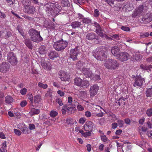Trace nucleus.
I'll return each instance as SVG.
<instances>
[{"label": "nucleus", "mask_w": 152, "mask_h": 152, "mask_svg": "<svg viewBox=\"0 0 152 152\" xmlns=\"http://www.w3.org/2000/svg\"><path fill=\"white\" fill-rule=\"evenodd\" d=\"M145 23H148L152 20V14L148 13L145 15L142 19Z\"/></svg>", "instance_id": "f3484780"}, {"label": "nucleus", "mask_w": 152, "mask_h": 152, "mask_svg": "<svg viewBox=\"0 0 152 152\" xmlns=\"http://www.w3.org/2000/svg\"><path fill=\"white\" fill-rule=\"evenodd\" d=\"M48 49L45 46H41L39 48V51L41 54H43L46 53Z\"/></svg>", "instance_id": "b1692460"}, {"label": "nucleus", "mask_w": 152, "mask_h": 152, "mask_svg": "<svg viewBox=\"0 0 152 152\" xmlns=\"http://www.w3.org/2000/svg\"><path fill=\"white\" fill-rule=\"evenodd\" d=\"M56 102L58 103L60 106H62L63 105V104L62 102L61 99H60L58 98L56 100Z\"/></svg>", "instance_id": "864d4df0"}, {"label": "nucleus", "mask_w": 152, "mask_h": 152, "mask_svg": "<svg viewBox=\"0 0 152 152\" xmlns=\"http://www.w3.org/2000/svg\"><path fill=\"white\" fill-rule=\"evenodd\" d=\"M146 135L148 137L152 138V130L148 131L146 133Z\"/></svg>", "instance_id": "49530a36"}, {"label": "nucleus", "mask_w": 152, "mask_h": 152, "mask_svg": "<svg viewBox=\"0 0 152 152\" xmlns=\"http://www.w3.org/2000/svg\"><path fill=\"white\" fill-rule=\"evenodd\" d=\"M105 1L106 2L107 4L111 5V4H113L114 3V0H105Z\"/></svg>", "instance_id": "4d7b16f0"}, {"label": "nucleus", "mask_w": 152, "mask_h": 152, "mask_svg": "<svg viewBox=\"0 0 152 152\" xmlns=\"http://www.w3.org/2000/svg\"><path fill=\"white\" fill-rule=\"evenodd\" d=\"M117 58L121 62L126 61L130 58V56L129 54L126 52H123L119 53V55Z\"/></svg>", "instance_id": "423d86ee"}, {"label": "nucleus", "mask_w": 152, "mask_h": 152, "mask_svg": "<svg viewBox=\"0 0 152 152\" xmlns=\"http://www.w3.org/2000/svg\"><path fill=\"white\" fill-rule=\"evenodd\" d=\"M146 124L147 125L148 127V128L150 129H151L152 128V125L151 124V122L150 121H148L146 123Z\"/></svg>", "instance_id": "774afa93"}, {"label": "nucleus", "mask_w": 152, "mask_h": 152, "mask_svg": "<svg viewBox=\"0 0 152 152\" xmlns=\"http://www.w3.org/2000/svg\"><path fill=\"white\" fill-rule=\"evenodd\" d=\"M8 61L12 64H17V61L14 53L12 52L9 53L7 56Z\"/></svg>", "instance_id": "6e6552de"}, {"label": "nucleus", "mask_w": 152, "mask_h": 152, "mask_svg": "<svg viewBox=\"0 0 152 152\" xmlns=\"http://www.w3.org/2000/svg\"><path fill=\"white\" fill-rule=\"evenodd\" d=\"M121 29L125 31H130V28L129 27L124 26H121Z\"/></svg>", "instance_id": "de8ad7c7"}, {"label": "nucleus", "mask_w": 152, "mask_h": 152, "mask_svg": "<svg viewBox=\"0 0 152 152\" xmlns=\"http://www.w3.org/2000/svg\"><path fill=\"white\" fill-rule=\"evenodd\" d=\"M40 112V111L39 110L34 108H32L31 109L29 113L32 116L35 115H38L39 114Z\"/></svg>", "instance_id": "4be33fe9"}, {"label": "nucleus", "mask_w": 152, "mask_h": 152, "mask_svg": "<svg viewBox=\"0 0 152 152\" xmlns=\"http://www.w3.org/2000/svg\"><path fill=\"white\" fill-rule=\"evenodd\" d=\"M81 25V22L79 21H74L71 24V26L73 28H76L80 27Z\"/></svg>", "instance_id": "bb28decb"}, {"label": "nucleus", "mask_w": 152, "mask_h": 152, "mask_svg": "<svg viewBox=\"0 0 152 152\" xmlns=\"http://www.w3.org/2000/svg\"><path fill=\"white\" fill-rule=\"evenodd\" d=\"M29 128L30 130H32L35 129V126L34 124H30L29 125Z\"/></svg>", "instance_id": "680f3d73"}, {"label": "nucleus", "mask_w": 152, "mask_h": 152, "mask_svg": "<svg viewBox=\"0 0 152 152\" xmlns=\"http://www.w3.org/2000/svg\"><path fill=\"white\" fill-rule=\"evenodd\" d=\"M148 128L145 127V126H142L141 128V129L140 130V134L141 135H142L143 133L142 132L145 133V132L147 130Z\"/></svg>", "instance_id": "e433bc0d"}, {"label": "nucleus", "mask_w": 152, "mask_h": 152, "mask_svg": "<svg viewBox=\"0 0 152 152\" xmlns=\"http://www.w3.org/2000/svg\"><path fill=\"white\" fill-rule=\"evenodd\" d=\"M41 100V98L40 95H36L34 97V102L35 104H39Z\"/></svg>", "instance_id": "393cba45"}, {"label": "nucleus", "mask_w": 152, "mask_h": 152, "mask_svg": "<svg viewBox=\"0 0 152 152\" xmlns=\"http://www.w3.org/2000/svg\"><path fill=\"white\" fill-rule=\"evenodd\" d=\"M90 132H84L83 136L85 137L90 136L91 135V133Z\"/></svg>", "instance_id": "09e8293b"}, {"label": "nucleus", "mask_w": 152, "mask_h": 152, "mask_svg": "<svg viewBox=\"0 0 152 152\" xmlns=\"http://www.w3.org/2000/svg\"><path fill=\"white\" fill-rule=\"evenodd\" d=\"M126 99L125 98H124L123 97H122L121 98H120L118 100H117L118 102V104L119 106L121 105V104H125V102H124L126 100Z\"/></svg>", "instance_id": "7c9ffc66"}, {"label": "nucleus", "mask_w": 152, "mask_h": 152, "mask_svg": "<svg viewBox=\"0 0 152 152\" xmlns=\"http://www.w3.org/2000/svg\"><path fill=\"white\" fill-rule=\"evenodd\" d=\"M143 6L142 5H140L136 9L135 11L132 14V17L135 18L137 16L139 15L141 13L143 12Z\"/></svg>", "instance_id": "dca6fc26"}, {"label": "nucleus", "mask_w": 152, "mask_h": 152, "mask_svg": "<svg viewBox=\"0 0 152 152\" xmlns=\"http://www.w3.org/2000/svg\"><path fill=\"white\" fill-rule=\"evenodd\" d=\"M57 93L61 96H63L64 95V93L61 90L58 91H57Z\"/></svg>", "instance_id": "338daca9"}, {"label": "nucleus", "mask_w": 152, "mask_h": 152, "mask_svg": "<svg viewBox=\"0 0 152 152\" xmlns=\"http://www.w3.org/2000/svg\"><path fill=\"white\" fill-rule=\"evenodd\" d=\"M136 54V58L135 59H136V61H138L139 60H141L142 58V56L140 54Z\"/></svg>", "instance_id": "79ce46f5"}, {"label": "nucleus", "mask_w": 152, "mask_h": 152, "mask_svg": "<svg viewBox=\"0 0 152 152\" xmlns=\"http://www.w3.org/2000/svg\"><path fill=\"white\" fill-rule=\"evenodd\" d=\"M96 32L97 34L99 36L102 37H104V35H105L103 33V32L102 29L99 30H97L96 31Z\"/></svg>", "instance_id": "473e14b6"}, {"label": "nucleus", "mask_w": 152, "mask_h": 152, "mask_svg": "<svg viewBox=\"0 0 152 152\" xmlns=\"http://www.w3.org/2000/svg\"><path fill=\"white\" fill-rule=\"evenodd\" d=\"M82 71L83 75L86 77H91L93 73L89 69L83 68L82 69Z\"/></svg>", "instance_id": "2eb2a0df"}, {"label": "nucleus", "mask_w": 152, "mask_h": 152, "mask_svg": "<svg viewBox=\"0 0 152 152\" xmlns=\"http://www.w3.org/2000/svg\"><path fill=\"white\" fill-rule=\"evenodd\" d=\"M86 121V119L85 118H81L79 120V122L80 124H83Z\"/></svg>", "instance_id": "052dcab7"}, {"label": "nucleus", "mask_w": 152, "mask_h": 152, "mask_svg": "<svg viewBox=\"0 0 152 152\" xmlns=\"http://www.w3.org/2000/svg\"><path fill=\"white\" fill-rule=\"evenodd\" d=\"M67 45V42L62 41L54 43L53 46L54 48L56 50L59 51L64 50Z\"/></svg>", "instance_id": "39448f33"}, {"label": "nucleus", "mask_w": 152, "mask_h": 152, "mask_svg": "<svg viewBox=\"0 0 152 152\" xmlns=\"http://www.w3.org/2000/svg\"><path fill=\"white\" fill-rule=\"evenodd\" d=\"M144 82L145 80L141 76H137L135 78V81L133 85L134 87H141Z\"/></svg>", "instance_id": "0eeeda50"}, {"label": "nucleus", "mask_w": 152, "mask_h": 152, "mask_svg": "<svg viewBox=\"0 0 152 152\" xmlns=\"http://www.w3.org/2000/svg\"><path fill=\"white\" fill-rule=\"evenodd\" d=\"M80 86V88H85L88 87L90 85L89 81L85 80H83Z\"/></svg>", "instance_id": "412c9836"}, {"label": "nucleus", "mask_w": 152, "mask_h": 152, "mask_svg": "<svg viewBox=\"0 0 152 152\" xmlns=\"http://www.w3.org/2000/svg\"><path fill=\"white\" fill-rule=\"evenodd\" d=\"M17 29L19 32L20 33L21 35L23 37H25V35L23 32V30L22 29L21 26H17Z\"/></svg>", "instance_id": "72a5a7b5"}, {"label": "nucleus", "mask_w": 152, "mask_h": 152, "mask_svg": "<svg viewBox=\"0 0 152 152\" xmlns=\"http://www.w3.org/2000/svg\"><path fill=\"white\" fill-rule=\"evenodd\" d=\"M146 96L148 97L152 96V88L147 89L145 91Z\"/></svg>", "instance_id": "c756f323"}, {"label": "nucleus", "mask_w": 152, "mask_h": 152, "mask_svg": "<svg viewBox=\"0 0 152 152\" xmlns=\"http://www.w3.org/2000/svg\"><path fill=\"white\" fill-rule=\"evenodd\" d=\"M86 38L88 40H91L94 39L98 40L99 39V37L95 33L93 32L88 33L86 35Z\"/></svg>", "instance_id": "a211bd4d"}, {"label": "nucleus", "mask_w": 152, "mask_h": 152, "mask_svg": "<svg viewBox=\"0 0 152 152\" xmlns=\"http://www.w3.org/2000/svg\"><path fill=\"white\" fill-rule=\"evenodd\" d=\"M106 49L103 47L98 48L94 50L93 55L98 60L102 61L106 58Z\"/></svg>", "instance_id": "f03ea898"}, {"label": "nucleus", "mask_w": 152, "mask_h": 152, "mask_svg": "<svg viewBox=\"0 0 152 152\" xmlns=\"http://www.w3.org/2000/svg\"><path fill=\"white\" fill-rule=\"evenodd\" d=\"M27 104V102L26 101L24 100L22 101L20 103V106L22 107H25Z\"/></svg>", "instance_id": "13d9d810"}, {"label": "nucleus", "mask_w": 152, "mask_h": 152, "mask_svg": "<svg viewBox=\"0 0 152 152\" xmlns=\"http://www.w3.org/2000/svg\"><path fill=\"white\" fill-rule=\"evenodd\" d=\"M99 88L97 85H94L91 86L90 89V95L94 96L96 94L99 90Z\"/></svg>", "instance_id": "f8f14e48"}, {"label": "nucleus", "mask_w": 152, "mask_h": 152, "mask_svg": "<svg viewBox=\"0 0 152 152\" xmlns=\"http://www.w3.org/2000/svg\"><path fill=\"white\" fill-rule=\"evenodd\" d=\"M13 101V99L12 97L10 96H7L5 98V102L8 104H11Z\"/></svg>", "instance_id": "cd10ccee"}, {"label": "nucleus", "mask_w": 152, "mask_h": 152, "mask_svg": "<svg viewBox=\"0 0 152 152\" xmlns=\"http://www.w3.org/2000/svg\"><path fill=\"white\" fill-rule=\"evenodd\" d=\"M117 122L118 126L120 127H122L123 126L124 124L123 121L119 119L118 120Z\"/></svg>", "instance_id": "ea45409f"}, {"label": "nucleus", "mask_w": 152, "mask_h": 152, "mask_svg": "<svg viewBox=\"0 0 152 152\" xmlns=\"http://www.w3.org/2000/svg\"><path fill=\"white\" fill-rule=\"evenodd\" d=\"M23 10L28 14H33L35 12V8L32 6L26 5L25 6Z\"/></svg>", "instance_id": "9b49d317"}, {"label": "nucleus", "mask_w": 152, "mask_h": 152, "mask_svg": "<svg viewBox=\"0 0 152 152\" xmlns=\"http://www.w3.org/2000/svg\"><path fill=\"white\" fill-rule=\"evenodd\" d=\"M22 16L25 19L27 20H33V18H32L29 17L27 15H22Z\"/></svg>", "instance_id": "5fc2aeb1"}, {"label": "nucleus", "mask_w": 152, "mask_h": 152, "mask_svg": "<svg viewBox=\"0 0 152 152\" xmlns=\"http://www.w3.org/2000/svg\"><path fill=\"white\" fill-rule=\"evenodd\" d=\"M52 91L51 90H49L47 91L45 96H50L51 95Z\"/></svg>", "instance_id": "0e129e2a"}, {"label": "nucleus", "mask_w": 152, "mask_h": 152, "mask_svg": "<svg viewBox=\"0 0 152 152\" xmlns=\"http://www.w3.org/2000/svg\"><path fill=\"white\" fill-rule=\"evenodd\" d=\"M58 114V113L56 111L51 110L50 113V116L53 118L55 117Z\"/></svg>", "instance_id": "2f4dec72"}, {"label": "nucleus", "mask_w": 152, "mask_h": 152, "mask_svg": "<svg viewBox=\"0 0 152 152\" xmlns=\"http://www.w3.org/2000/svg\"><path fill=\"white\" fill-rule=\"evenodd\" d=\"M38 86L39 87L45 89L47 88L48 87V85L46 84H44L41 82L38 83Z\"/></svg>", "instance_id": "4c0bfd02"}, {"label": "nucleus", "mask_w": 152, "mask_h": 152, "mask_svg": "<svg viewBox=\"0 0 152 152\" xmlns=\"http://www.w3.org/2000/svg\"><path fill=\"white\" fill-rule=\"evenodd\" d=\"M104 66L109 69H116L118 67L119 64L115 60L109 59L104 64Z\"/></svg>", "instance_id": "20e7f679"}, {"label": "nucleus", "mask_w": 152, "mask_h": 152, "mask_svg": "<svg viewBox=\"0 0 152 152\" xmlns=\"http://www.w3.org/2000/svg\"><path fill=\"white\" fill-rule=\"evenodd\" d=\"M66 106L64 105L63 107V108L61 110V111L63 115H64L66 114Z\"/></svg>", "instance_id": "c03bdc74"}, {"label": "nucleus", "mask_w": 152, "mask_h": 152, "mask_svg": "<svg viewBox=\"0 0 152 152\" xmlns=\"http://www.w3.org/2000/svg\"><path fill=\"white\" fill-rule=\"evenodd\" d=\"M28 99L31 101V103L32 104L33 103V95L32 94H31L28 95Z\"/></svg>", "instance_id": "e2e57ef3"}, {"label": "nucleus", "mask_w": 152, "mask_h": 152, "mask_svg": "<svg viewBox=\"0 0 152 152\" xmlns=\"http://www.w3.org/2000/svg\"><path fill=\"white\" fill-rule=\"evenodd\" d=\"M61 4L63 7L69 6L70 4L68 0H61Z\"/></svg>", "instance_id": "c85d7f7f"}, {"label": "nucleus", "mask_w": 152, "mask_h": 152, "mask_svg": "<svg viewBox=\"0 0 152 152\" xmlns=\"http://www.w3.org/2000/svg\"><path fill=\"white\" fill-rule=\"evenodd\" d=\"M73 107H68V108H67L66 109V112L69 113H70L73 110Z\"/></svg>", "instance_id": "bf43d9fd"}, {"label": "nucleus", "mask_w": 152, "mask_h": 152, "mask_svg": "<svg viewBox=\"0 0 152 152\" xmlns=\"http://www.w3.org/2000/svg\"><path fill=\"white\" fill-rule=\"evenodd\" d=\"M140 36L141 38H144L148 37L149 34L148 32L140 33Z\"/></svg>", "instance_id": "c9c22d12"}, {"label": "nucleus", "mask_w": 152, "mask_h": 152, "mask_svg": "<svg viewBox=\"0 0 152 152\" xmlns=\"http://www.w3.org/2000/svg\"><path fill=\"white\" fill-rule=\"evenodd\" d=\"M85 115L86 117L89 118L91 117V113L90 111H86L85 113Z\"/></svg>", "instance_id": "3c124183"}, {"label": "nucleus", "mask_w": 152, "mask_h": 152, "mask_svg": "<svg viewBox=\"0 0 152 152\" xmlns=\"http://www.w3.org/2000/svg\"><path fill=\"white\" fill-rule=\"evenodd\" d=\"M94 115L95 116L101 117L103 115V113L102 112H101V113H95Z\"/></svg>", "instance_id": "6e6d98bb"}, {"label": "nucleus", "mask_w": 152, "mask_h": 152, "mask_svg": "<svg viewBox=\"0 0 152 152\" xmlns=\"http://www.w3.org/2000/svg\"><path fill=\"white\" fill-rule=\"evenodd\" d=\"M145 118H144L143 117L141 119H140L139 121V123L140 124H143L144 122L145 121Z\"/></svg>", "instance_id": "69168bd1"}, {"label": "nucleus", "mask_w": 152, "mask_h": 152, "mask_svg": "<svg viewBox=\"0 0 152 152\" xmlns=\"http://www.w3.org/2000/svg\"><path fill=\"white\" fill-rule=\"evenodd\" d=\"M9 68V65L8 63L3 62L0 65V71L2 72H6Z\"/></svg>", "instance_id": "4468645a"}, {"label": "nucleus", "mask_w": 152, "mask_h": 152, "mask_svg": "<svg viewBox=\"0 0 152 152\" xmlns=\"http://www.w3.org/2000/svg\"><path fill=\"white\" fill-rule=\"evenodd\" d=\"M48 56L50 58L53 60L55 58L58 56V54L57 52L54 51H51L49 52Z\"/></svg>", "instance_id": "aec40b11"}, {"label": "nucleus", "mask_w": 152, "mask_h": 152, "mask_svg": "<svg viewBox=\"0 0 152 152\" xmlns=\"http://www.w3.org/2000/svg\"><path fill=\"white\" fill-rule=\"evenodd\" d=\"M99 10L97 9H95L94 11V16L97 17L99 16Z\"/></svg>", "instance_id": "37998d69"}, {"label": "nucleus", "mask_w": 152, "mask_h": 152, "mask_svg": "<svg viewBox=\"0 0 152 152\" xmlns=\"http://www.w3.org/2000/svg\"><path fill=\"white\" fill-rule=\"evenodd\" d=\"M44 9L48 13H59L61 10V6L55 3H49L45 4L44 6Z\"/></svg>", "instance_id": "f257e3e1"}, {"label": "nucleus", "mask_w": 152, "mask_h": 152, "mask_svg": "<svg viewBox=\"0 0 152 152\" xmlns=\"http://www.w3.org/2000/svg\"><path fill=\"white\" fill-rule=\"evenodd\" d=\"M119 50L120 49L117 46H114L112 48L111 52L112 54L117 58L118 56V55H119Z\"/></svg>", "instance_id": "6ab92c4d"}, {"label": "nucleus", "mask_w": 152, "mask_h": 152, "mask_svg": "<svg viewBox=\"0 0 152 152\" xmlns=\"http://www.w3.org/2000/svg\"><path fill=\"white\" fill-rule=\"evenodd\" d=\"M101 139L102 141L103 142H106L107 140V138L106 136L104 134L100 136Z\"/></svg>", "instance_id": "a19ab883"}, {"label": "nucleus", "mask_w": 152, "mask_h": 152, "mask_svg": "<svg viewBox=\"0 0 152 152\" xmlns=\"http://www.w3.org/2000/svg\"><path fill=\"white\" fill-rule=\"evenodd\" d=\"M24 43L25 45L29 49H32V42H31V40L29 39H26L25 40Z\"/></svg>", "instance_id": "5701e85b"}, {"label": "nucleus", "mask_w": 152, "mask_h": 152, "mask_svg": "<svg viewBox=\"0 0 152 152\" xmlns=\"http://www.w3.org/2000/svg\"><path fill=\"white\" fill-rule=\"evenodd\" d=\"M146 115L148 117H150L152 116V108H150L148 109L146 112Z\"/></svg>", "instance_id": "f704fd0d"}, {"label": "nucleus", "mask_w": 152, "mask_h": 152, "mask_svg": "<svg viewBox=\"0 0 152 152\" xmlns=\"http://www.w3.org/2000/svg\"><path fill=\"white\" fill-rule=\"evenodd\" d=\"M14 131L15 134L18 136H19L21 134L20 132L17 129H14Z\"/></svg>", "instance_id": "603ef678"}, {"label": "nucleus", "mask_w": 152, "mask_h": 152, "mask_svg": "<svg viewBox=\"0 0 152 152\" xmlns=\"http://www.w3.org/2000/svg\"><path fill=\"white\" fill-rule=\"evenodd\" d=\"M28 34L31 40L34 42H39L43 40L39 31L32 28L28 31Z\"/></svg>", "instance_id": "7ed1b4c3"}, {"label": "nucleus", "mask_w": 152, "mask_h": 152, "mask_svg": "<svg viewBox=\"0 0 152 152\" xmlns=\"http://www.w3.org/2000/svg\"><path fill=\"white\" fill-rule=\"evenodd\" d=\"M93 123L91 122H87L84 125V130L86 131L92 132L93 129Z\"/></svg>", "instance_id": "ddd939ff"}, {"label": "nucleus", "mask_w": 152, "mask_h": 152, "mask_svg": "<svg viewBox=\"0 0 152 152\" xmlns=\"http://www.w3.org/2000/svg\"><path fill=\"white\" fill-rule=\"evenodd\" d=\"M77 48V47L74 49H71L70 51V57L73 60H76L77 59V56L79 53Z\"/></svg>", "instance_id": "9d476101"}, {"label": "nucleus", "mask_w": 152, "mask_h": 152, "mask_svg": "<svg viewBox=\"0 0 152 152\" xmlns=\"http://www.w3.org/2000/svg\"><path fill=\"white\" fill-rule=\"evenodd\" d=\"M58 74L62 81H68L70 79V75L69 74L65 71H61L59 72Z\"/></svg>", "instance_id": "1a4fd4ad"}, {"label": "nucleus", "mask_w": 152, "mask_h": 152, "mask_svg": "<svg viewBox=\"0 0 152 152\" xmlns=\"http://www.w3.org/2000/svg\"><path fill=\"white\" fill-rule=\"evenodd\" d=\"M82 80L80 77H76L74 80V84L79 87L80 86Z\"/></svg>", "instance_id": "a878e982"}, {"label": "nucleus", "mask_w": 152, "mask_h": 152, "mask_svg": "<svg viewBox=\"0 0 152 152\" xmlns=\"http://www.w3.org/2000/svg\"><path fill=\"white\" fill-rule=\"evenodd\" d=\"M27 90L26 88H23L20 91V93L22 95H25L27 92Z\"/></svg>", "instance_id": "8fccbe9b"}, {"label": "nucleus", "mask_w": 152, "mask_h": 152, "mask_svg": "<svg viewBox=\"0 0 152 152\" xmlns=\"http://www.w3.org/2000/svg\"><path fill=\"white\" fill-rule=\"evenodd\" d=\"M82 22L84 23L88 24L91 23V20L89 19L85 18L82 20Z\"/></svg>", "instance_id": "58836bf2"}, {"label": "nucleus", "mask_w": 152, "mask_h": 152, "mask_svg": "<svg viewBox=\"0 0 152 152\" xmlns=\"http://www.w3.org/2000/svg\"><path fill=\"white\" fill-rule=\"evenodd\" d=\"M77 109L78 111H83L84 110V107L81 104H79L77 107Z\"/></svg>", "instance_id": "a18cd8bd"}]
</instances>
